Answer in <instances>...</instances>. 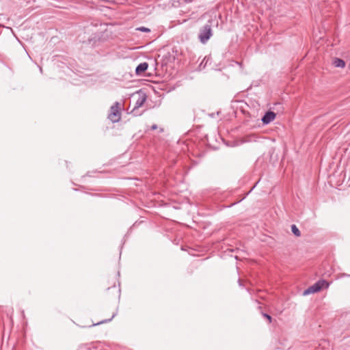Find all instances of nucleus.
<instances>
[{"label":"nucleus","instance_id":"obj_17","mask_svg":"<svg viewBox=\"0 0 350 350\" xmlns=\"http://www.w3.org/2000/svg\"><path fill=\"white\" fill-rule=\"evenodd\" d=\"M186 1H188V2H191L193 0H185Z\"/></svg>","mask_w":350,"mask_h":350},{"label":"nucleus","instance_id":"obj_3","mask_svg":"<svg viewBox=\"0 0 350 350\" xmlns=\"http://www.w3.org/2000/svg\"><path fill=\"white\" fill-rule=\"evenodd\" d=\"M212 36V29L210 25H204L200 31L199 39L203 44L206 43Z\"/></svg>","mask_w":350,"mask_h":350},{"label":"nucleus","instance_id":"obj_2","mask_svg":"<svg viewBox=\"0 0 350 350\" xmlns=\"http://www.w3.org/2000/svg\"><path fill=\"white\" fill-rule=\"evenodd\" d=\"M329 286V283L326 280H320L314 283L313 285L308 287L304 291V295H307L312 293H315L320 291L323 288H327Z\"/></svg>","mask_w":350,"mask_h":350},{"label":"nucleus","instance_id":"obj_8","mask_svg":"<svg viewBox=\"0 0 350 350\" xmlns=\"http://www.w3.org/2000/svg\"><path fill=\"white\" fill-rule=\"evenodd\" d=\"M78 350H103L101 347L94 345H82Z\"/></svg>","mask_w":350,"mask_h":350},{"label":"nucleus","instance_id":"obj_6","mask_svg":"<svg viewBox=\"0 0 350 350\" xmlns=\"http://www.w3.org/2000/svg\"><path fill=\"white\" fill-rule=\"evenodd\" d=\"M148 67V64L147 62H143V63L139 64L135 69L136 74L138 75L142 74L144 72H145L147 70Z\"/></svg>","mask_w":350,"mask_h":350},{"label":"nucleus","instance_id":"obj_14","mask_svg":"<svg viewBox=\"0 0 350 350\" xmlns=\"http://www.w3.org/2000/svg\"><path fill=\"white\" fill-rule=\"evenodd\" d=\"M342 277H349V278H350V275L347 274V273H340L338 275V278H342Z\"/></svg>","mask_w":350,"mask_h":350},{"label":"nucleus","instance_id":"obj_15","mask_svg":"<svg viewBox=\"0 0 350 350\" xmlns=\"http://www.w3.org/2000/svg\"><path fill=\"white\" fill-rule=\"evenodd\" d=\"M157 128H158L157 125V124H152V125L151 126L150 129H151L152 131H154V130H156Z\"/></svg>","mask_w":350,"mask_h":350},{"label":"nucleus","instance_id":"obj_9","mask_svg":"<svg viewBox=\"0 0 350 350\" xmlns=\"http://www.w3.org/2000/svg\"><path fill=\"white\" fill-rule=\"evenodd\" d=\"M333 64L337 68H344L345 66V61L340 58H335Z\"/></svg>","mask_w":350,"mask_h":350},{"label":"nucleus","instance_id":"obj_13","mask_svg":"<svg viewBox=\"0 0 350 350\" xmlns=\"http://www.w3.org/2000/svg\"><path fill=\"white\" fill-rule=\"evenodd\" d=\"M262 316L268 320L269 323H271L272 322V317L269 314H266V313H262Z\"/></svg>","mask_w":350,"mask_h":350},{"label":"nucleus","instance_id":"obj_7","mask_svg":"<svg viewBox=\"0 0 350 350\" xmlns=\"http://www.w3.org/2000/svg\"><path fill=\"white\" fill-rule=\"evenodd\" d=\"M146 100V96L145 94H142V95L139 96V97L137 98V100L135 102L134 108L137 109V108L141 107L144 104Z\"/></svg>","mask_w":350,"mask_h":350},{"label":"nucleus","instance_id":"obj_16","mask_svg":"<svg viewBox=\"0 0 350 350\" xmlns=\"http://www.w3.org/2000/svg\"><path fill=\"white\" fill-rule=\"evenodd\" d=\"M159 131H160L161 133L163 132V131H164L163 128H160V129H159Z\"/></svg>","mask_w":350,"mask_h":350},{"label":"nucleus","instance_id":"obj_5","mask_svg":"<svg viewBox=\"0 0 350 350\" xmlns=\"http://www.w3.org/2000/svg\"><path fill=\"white\" fill-rule=\"evenodd\" d=\"M275 113L273 111H267L262 118V121L264 124H267L273 121L275 118Z\"/></svg>","mask_w":350,"mask_h":350},{"label":"nucleus","instance_id":"obj_10","mask_svg":"<svg viewBox=\"0 0 350 350\" xmlns=\"http://www.w3.org/2000/svg\"><path fill=\"white\" fill-rule=\"evenodd\" d=\"M291 230H292V232L296 237H300L301 236V232H300L299 230L297 228V227L295 224H293L291 226Z\"/></svg>","mask_w":350,"mask_h":350},{"label":"nucleus","instance_id":"obj_11","mask_svg":"<svg viewBox=\"0 0 350 350\" xmlns=\"http://www.w3.org/2000/svg\"><path fill=\"white\" fill-rule=\"evenodd\" d=\"M116 315V312H113L111 317L109 318V319H105V320H103L97 323H94L93 325H100V324H102V323H108L109 321H111L113 318Z\"/></svg>","mask_w":350,"mask_h":350},{"label":"nucleus","instance_id":"obj_1","mask_svg":"<svg viewBox=\"0 0 350 350\" xmlns=\"http://www.w3.org/2000/svg\"><path fill=\"white\" fill-rule=\"evenodd\" d=\"M122 109L120 102H115L110 107L108 118L113 123L118 122L121 119Z\"/></svg>","mask_w":350,"mask_h":350},{"label":"nucleus","instance_id":"obj_12","mask_svg":"<svg viewBox=\"0 0 350 350\" xmlns=\"http://www.w3.org/2000/svg\"><path fill=\"white\" fill-rule=\"evenodd\" d=\"M137 30L142 31V32H146V33L150 32V29L149 28H147L145 27H138V28H137Z\"/></svg>","mask_w":350,"mask_h":350},{"label":"nucleus","instance_id":"obj_4","mask_svg":"<svg viewBox=\"0 0 350 350\" xmlns=\"http://www.w3.org/2000/svg\"><path fill=\"white\" fill-rule=\"evenodd\" d=\"M105 296L109 299H118L120 296V289L119 286L113 284L111 287H109L105 291Z\"/></svg>","mask_w":350,"mask_h":350}]
</instances>
